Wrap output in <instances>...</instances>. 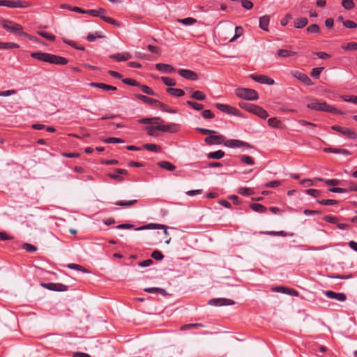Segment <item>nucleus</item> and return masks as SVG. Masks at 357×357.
<instances>
[{
	"label": "nucleus",
	"instance_id": "nucleus-5",
	"mask_svg": "<svg viewBox=\"0 0 357 357\" xmlns=\"http://www.w3.org/2000/svg\"><path fill=\"white\" fill-rule=\"evenodd\" d=\"M1 22L3 28L6 31L22 36V33L24 31H23V28L20 24L8 20H2Z\"/></svg>",
	"mask_w": 357,
	"mask_h": 357
},
{
	"label": "nucleus",
	"instance_id": "nucleus-6",
	"mask_svg": "<svg viewBox=\"0 0 357 357\" xmlns=\"http://www.w3.org/2000/svg\"><path fill=\"white\" fill-rule=\"evenodd\" d=\"M331 129L340 132L349 139H357V132L351 128L335 125L331 126Z\"/></svg>",
	"mask_w": 357,
	"mask_h": 357
},
{
	"label": "nucleus",
	"instance_id": "nucleus-23",
	"mask_svg": "<svg viewBox=\"0 0 357 357\" xmlns=\"http://www.w3.org/2000/svg\"><path fill=\"white\" fill-rule=\"evenodd\" d=\"M90 86L99 88L100 89L105 91H116L117 88L116 86H113L104 83H98V82H91L89 84Z\"/></svg>",
	"mask_w": 357,
	"mask_h": 357
},
{
	"label": "nucleus",
	"instance_id": "nucleus-17",
	"mask_svg": "<svg viewBox=\"0 0 357 357\" xmlns=\"http://www.w3.org/2000/svg\"><path fill=\"white\" fill-rule=\"evenodd\" d=\"M164 229L165 235L167 236L169 234V233L167 230V227L164 225H160V224L150 223L146 225H144L140 227L136 228L135 230L140 231V230H144V229Z\"/></svg>",
	"mask_w": 357,
	"mask_h": 357
},
{
	"label": "nucleus",
	"instance_id": "nucleus-16",
	"mask_svg": "<svg viewBox=\"0 0 357 357\" xmlns=\"http://www.w3.org/2000/svg\"><path fill=\"white\" fill-rule=\"evenodd\" d=\"M225 141V137L222 135H209L204 139L206 144L208 145L221 144Z\"/></svg>",
	"mask_w": 357,
	"mask_h": 357
},
{
	"label": "nucleus",
	"instance_id": "nucleus-55",
	"mask_svg": "<svg viewBox=\"0 0 357 357\" xmlns=\"http://www.w3.org/2000/svg\"><path fill=\"white\" fill-rule=\"evenodd\" d=\"M324 68L319 67V68H312L311 71V76L313 77L315 79H318L320 76V74L321 71L323 70Z\"/></svg>",
	"mask_w": 357,
	"mask_h": 357
},
{
	"label": "nucleus",
	"instance_id": "nucleus-29",
	"mask_svg": "<svg viewBox=\"0 0 357 357\" xmlns=\"http://www.w3.org/2000/svg\"><path fill=\"white\" fill-rule=\"evenodd\" d=\"M296 54H297V52H296L291 51L289 50H285V49H279L277 51V54L279 56L282 57V58L290 57V56L296 55Z\"/></svg>",
	"mask_w": 357,
	"mask_h": 357
},
{
	"label": "nucleus",
	"instance_id": "nucleus-30",
	"mask_svg": "<svg viewBox=\"0 0 357 357\" xmlns=\"http://www.w3.org/2000/svg\"><path fill=\"white\" fill-rule=\"evenodd\" d=\"M308 23V20L306 17H299L294 21V27L296 29H303Z\"/></svg>",
	"mask_w": 357,
	"mask_h": 357
},
{
	"label": "nucleus",
	"instance_id": "nucleus-41",
	"mask_svg": "<svg viewBox=\"0 0 357 357\" xmlns=\"http://www.w3.org/2000/svg\"><path fill=\"white\" fill-rule=\"evenodd\" d=\"M154 107H158L162 111L165 112L176 113L175 109H168L167 106L165 104H164L163 102H162L159 100H157V103H155Z\"/></svg>",
	"mask_w": 357,
	"mask_h": 357
},
{
	"label": "nucleus",
	"instance_id": "nucleus-33",
	"mask_svg": "<svg viewBox=\"0 0 357 357\" xmlns=\"http://www.w3.org/2000/svg\"><path fill=\"white\" fill-rule=\"evenodd\" d=\"M225 155V152L222 150H218L214 152H211L207 154V158L209 159H216L219 160L223 158Z\"/></svg>",
	"mask_w": 357,
	"mask_h": 357
},
{
	"label": "nucleus",
	"instance_id": "nucleus-47",
	"mask_svg": "<svg viewBox=\"0 0 357 357\" xmlns=\"http://www.w3.org/2000/svg\"><path fill=\"white\" fill-rule=\"evenodd\" d=\"M241 161L243 162V163H245L246 165H253L255 164V160L254 159L249 156V155H243L241 156Z\"/></svg>",
	"mask_w": 357,
	"mask_h": 357
},
{
	"label": "nucleus",
	"instance_id": "nucleus-18",
	"mask_svg": "<svg viewBox=\"0 0 357 357\" xmlns=\"http://www.w3.org/2000/svg\"><path fill=\"white\" fill-rule=\"evenodd\" d=\"M324 294L328 298L331 299H335L338 301L343 302L345 301L347 299V296L344 293L335 292L333 291L328 290L325 291Z\"/></svg>",
	"mask_w": 357,
	"mask_h": 357
},
{
	"label": "nucleus",
	"instance_id": "nucleus-46",
	"mask_svg": "<svg viewBox=\"0 0 357 357\" xmlns=\"http://www.w3.org/2000/svg\"><path fill=\"white\" fill-rule=\"evenodd\" d=\"M186 103L191 108H192V109H194L195 110H197V111H200V110L203 109V108H204L203 105L199 104V103H198L197 102H195V101L188 100L186 102Z\"/></svg>",
	"mask_w": 357,
	"mask_h": 357
},
{
	"label": "nucleus",
	"instance_id": "nucleus-21",
	"mask_svg": "<svg viewBox=\"0 0 357 357\" xmlns=\"http://www.w3.org/2000/svg\"><path fill=\"white\" fill-rule=\"evenodd\" d=\"M111 59L116 60V61H126L132 58V55L129 52H123L112 54L109 56Z\"/></svg>",
	"mask_w": 357,
	"mask_h": 357
},
{
	"label": "nucleus",
	"instance_id": "nucleus-26",
	"mask_svg": "<svg viewBox=\"0 0 357 357\" xmlns=\"http://www.w3.org/2000/svg\"><path fill=\"white\" fill-rule=\"evenodd\" d=\"M270 17L268 15L262 16L259 18V27L264 31H268Z\"/></svg>",
	"mask_w": 357,
	"mask_h": 357
},
{
	"label": "nucleus",
	"instance_id": "nucleus-59",
	"mask_svg": "<svg viewBox=\"0 0 357 357\" xmlns=\"http://www.w3.org/2000/svg\"><path fill=\"white\" fill-rule=\"evenodd\" d=\"M158 128H159L158 125L156 126H151L146 128L147 130V134L150 136H155L156 135V131L158 130Z\"/></svg>",
	"mask_w": 357,
	"mask_h": 357
},
{
	"label": "nucleus",
	"instance_id": "nucleus-15",
	"mask_svg": "<svg viewBox=\"0 0 357 357\" xmlns=\"http://www.w3.org/2000/svg\"><path fill=\"white\" fill-rule=\"evenodd\" d=\"M291 75L293 77L299 79L301 82H302L303 84L307 86H310L312 84V82L310 79V78L305 73H303L298 70H295L291 72Z\"/></svg>",
	"mask_w": 357,
	"mask_h": 357
},
{
	"label": "nucleus",
	"instance_id": "nucleus-7",
	"mask_svg": "<svg viewBox=\"0 0 357 357\" xmlns=\"http://www.w3.org/2000/svg\"><path fill=\"white\" fill-rule=\"evenodd\" d=\"M224 145L229 148H245L251 149L252 146L243 141L239 139H228L224 141Z\"/></svg>",
	"mask_w": 357,
	"mask_h": 357
},
{
	"label": "nucleus",
	"instance_id": "nucleus-45",
	"mask_svg": "<svg viewBox=\"0 0 357 357\" xmlns=\"http://www.w3.org/2000/svg\"><path fill=\"white\" fill-rule=\"evenodd\" d=\"M158 121H162L160 118L159 117H155V118H144L139 121L141 123L144 124H156Z\"/></svg>",
	"mask_w": 357,
	"mask_h": 357
},
{
	"label": "nucleus",
	"instance_id": "nucleus-35",
	"mask_svg": "<svg viewBox=\"0 0 357 357\" xmlns=\"http://www.w3.org/2000/svg\"><path fill=\"white\" fill-rule=\"evenodd\" d=\"M144 149L149 151L158 153L161 151V146L154 144H145L143 145Z\"/></svg>",
	"mask_w": 357,
	"mask_h": 357
},
{
	"label": "nucleus",
	"instance_id": "nucleus-61",
	"mask_svg": "<svg viewBox=\"0 0 357 357\" xmlns=\"http://www.w3.org/2000/svg\"><path fill=\"white\" fill-rule=\"evenodd\" d=\"M241 6L246 10H250L253 8V3L249 0H241Z\"/></svg>",
	"mask_w": 357,
	"mask_h": 357
},
{
	"label": "nucleus",
	"instance_id": "nucleus-25",
	"mask_svg": "<svg viewBox=\"0 0 357 357\" xmlns=\"http://www.w3.org/2000/svg\"><path fill=\"white\" fill-rule=\"evenodd\" d=\"M324 151L326 153H341L344 155H349L351 154L350 151L347 149H335V148H324Z\"/></svg>",
	"mask_w": 357,
	"mask_h": 357
},
{
	"label": "nucleus",
	"instance_id": "nucleus-19",
	"mask_svg": "<svg viewBox=\"0 0 357 357\" xmlns=\"http://www.w3.org/2000/svg\"><path fill=\"white\" fill-rule=\"evenodd\" d=\"M127 174H128V171L126 169L117 168V169H115L114 173H109L107 174V176L109 178L116 180L118 181H123L124 179L121 176V175H127Z\"/></svg>",
	"mask_w": 357,
	"mask_h": 357
},
{
	"label": "nucleus",
	"instance_id": "nucleus-8",
	"mask_svg": "<svg viewBox=\"0 0 357 357\" xmlns=\"http://www.w3.org/2000/svg\"><path fill=\"white\" fill-rule=\"evenodd\" d=\"M215 107L218 109L220 110L221 112H225L228 114L238 116H239V114H240V112L238 109H236L234 107L228 105H225V104H222V103H216Z\"/></svg>",
	"mask_w": 357,
	"mask_h": 357
},
{
	"label": "nucleus",
	"instance_id": "nucleus-37",
	"mask_svg": "<svg viewBox=\"0 0 357 357\" xmlns=\"http://www.w3.org/2000/svg\"><path fill=\"white\" fill-rule=\"evenodd\" d=\"M250 208L257 213H265L266 208L261 204L254 203L250 205Z\"/></svg>",
	"mask_w": 357,
	"mask_h": 357
},
{
	"label": "nucleus",
	"instance_id": "nucleus-49",
	"mask_svg": "<svg viewBox=\"0 0 357 357\" xmlns=\"http://www.w3.org/2000/svg\"><path fill=\"white\" fill-rule=\"evenodd\" d=\"M144 291L148 293L154 294V293H160L162 294H165V290L159 287H150L144 289Z\"/></svg>",
	"mask_w": 357,
	"mask_h": 357
},
{
	"label": "nucleus",
	"instance_id": "nucleus-56",
	"mask_svg": "<svg viewBox=\"0 0 357 357\" xmlns=\"http://www.w3.org/2000/svg\"><path fill=\"white\" fill-rule=\"evenodd\" d=\"M305 193L306 195H311L314 197H317L320 196L321 191L319 190H317V189H307L305 190Z\"/></svg>",
	"mask_w": 357,
	"mask_h": 357
},
{
	"label": "nucleus",
	"instance_id": "nucleus-13",
	"mask_svg": "<svg viewBox=\"0 0 357 357\" xmlns=\"http://www.w3.org/2000/svg\"><path fill=\"white\" fill-rule=\"evenodd\" d=\"M178 73L179 75L188 80L196 81L199 79L197 74L191 70L179 69Z\"/></svg>",
	"mask_w": 357,
	"mask_h": 357
},
{
	"label": "nucleus",
	"instance_id": "nucleus-38",
	"mask_svg": "<svg viewBox=\"0 0 357 357\" xmlns=\"http://www.w3.org/2000/svg\"><path fill=\"white\" fill-rule=\"evenodd\" d=\"M177 22L180 24H182L183 25H192L197 22V20L193 17H186L184 19H178Z\"/></svg>",
	"mask_w": 357,
	"mask_h": 357
},
{
	"label": "nucleus",
	"instance_id": "nucleus-12",
	"mask_svg": "<svg viewBox=\"0 0 357 357\" xmlns=\"http://www.w3.org/2000/svg\"><path fill=\"white\" fill-rule=\"evenodd\" d=\"M234 303L233 300L224 298H213L208 301L209 305L215 306L231 305Z\"/></svg>",
	"mask_w": 357,
	"mask_h": 357
},
{
	"label": "nucleus",
	"instance_id": "nucleus-52",
	"mask_svg": "<svg viewBox=\"0 0 357 357\" xmlns=\"http://www.w3.org/2000/svg\"><path fill=\"white\" fill-rule=\"evenodd\" d=\"M238 192L244 196H248L253 193V190L251 188L243 187L238 189Z\"/></svg>",
	"mask_w": 357,
	"mask_h": 357
},
{
	"label": "nucleus",
	"instance_id": "nucleus-27",
	"mask_svg": "<svg viewBox=\"0 0 357 357\" xmlns=\"http://www.w3.org/2000/svg\"><path fill=\"white\" fill-rule=\"evenodd\" d=\"M136 97L139 100H142V102L147 103L152 106H155V103H157V100H158L149 98L148 96H146L142 95V94H137Z\"/></svg>",
	"mask_w": 357,
	"mask_h": 357
},
{
	"label": "nucleus",
	"instance_id": "nucleus-54",
	"mask_svg": "<svg viewBox=\"0 0 357 357\" xmlns=\"http://www.w3.org/2000/svg\"><path fill=\"white\" fill-rule=\"evenodd\" d=\"M342 48L345 50H357V43H348L346 45H342Z\"/></svg>",
	"mask_w": 357,
	"mask_h": 357
},
{
	"label": "nucleus",
	"instance_id": "nucleus-22",
	"mask_svg": "<svg viewBox=\"0 0 357 357\" xmlns=\"http://www.w3.org/2000/svg\"><path fill=\"white\" fill-rule=\"evenodd\" d=\"M155 68L158 70L165 73H172L175 72V70H176L173 66H172L169 64H166V63H157L155 65Z\"/></svg>",
	"mask_w": 357,
	"mask_h": 357
},
{
	"label": "nucleus",
	"instance_id": "nucleus-64",
	"mask_svg": "<svg viewBox=\"0 0 357 357\" xmlns=\"http://www.w3.org/2000/svg\"><path fill=\"white\" fill-rule=\"evenodd\" d=\"M343 25L348 29H354L357 27V24L351 20L342 21Z\"/></svg>",
	"mask_w": 357,
	"mask_h": 357
},
{
	"label": "nucleus",
	"instance_id": "nucleus-36",
	"mask_svg": "<svg viewBox=\"0 0 357 357\" xmlns=\"http://www.w3.org/2000/svg\"><path fill=\"white\" fill-rule=\"evenodd\" d=\"M20 45L17 43L12 42H0V50L1 49H15L19 48Z\"/></svg>",
	"mask_w": 357,
	"mask_h": 357
},
{
	"label": "nucleus",
	"instance_id": "nucleus-9",
	"mask_svg": "<svg viewBox=\"0 0 357 357\" xmlns=\"http://www.w3.org/2000/svg\"><path fill=\"white\" fill-rule=\"evenodd\" d=\"M41 286L51 291H66L68 290V287L61 283H43L42 282Z\"/></svg>",
	"mask_w": 357,
	"mask_h": 357
},
{
	"label": "nucleus",
	"instance_id": "nucleus-58",
	"mask_svg": "<svg viewBox=\"0 0 357 357\" xmlns=\"http://www.w3.org/2000/svg\"><path fill=\"white\" fill-rule=\"evenodd\" d=\"M317 203L321 205H335L337 204V201L335 199H322V200H317Z\"/></svg>",
	"mask_w": 357,
	"mask_h": 357
},
{
	"label": "nucleus",
	"instance_id": "nucleus-63",
	"mask_svg": "<svg viewBox=\"0 0 357 357\" xmlns=\"http://www.w3.org/2000/svg\"><path fill=\"white\" fill-rule=\"evenodd\" d=\"M151 257L155 260H162L164 258V255L160 251L155 250L151 253Z\"/></svg>",
	"mask_w": 357,
	"mask_h": 357
},
{
	"label": "nucleus",
	"instance_id": "nucleus-4",
	"mask_svg": "<svg viewBox=\"0 0 357 357\" xmlns=\"http://www.w3.org/2000/svg\"><path fill=\"white\" fill-rule=\"evenodd\" d=\"M235 94L237 97L245 100H257L259 99L258 93L251 89L238 88L235 90Z\"/></svg>",
	"mask_w": 357,
	"mask_h": 357
},
{
	"label": "nucleus",
	"instance_id": "nucleus-32",
	"mask_svg": "<svg viewBox=\"0 0 357 357\" xmlns=\"http://www.w3.org/2000/svg\"><path fill=\"white\" fill-rule=\"evenodd\" d=\"M62 40L64 43L70 45V47H72L76 50H81V51L85 50V48L84 46L77 45V43L73 40H70L65 38H62Z\"/></svg>",
	"mask_w": 357,
	"mask_h": 357
},
{
	"label": "nucleus",
	"instance_id": "nucleus-1",
	"mask_svg": "<svg viewBox=\"0 0 357 357\" xmlns=\"http://www.w3.org/2000/svg\"><path fill=\"white\" fill-rule=\"evenodd\" d=\"M31 56L39 61L56 65H66L68 63L66 58L50 53L36 52L31 53Z\"/></svg>",
	"mask_w": 357,
	"mask_h": 357
},
{
	"label": "nucleus",
	"instance_id": "nucleus-39",
	"mask_svg": "<svg viewBox=\"0 0 357 357\" xmlns=\"http://www.w3.org/2000/svg\"><path fill=\"white\" fill-rule=\"evenodd\" d=\"M190 98L197 100H204L206 99V95L201 91H195L192 92Z\"/></svg>",
	"mask_w": 357,
	"mask_h": 357
},
{
	"label": "nucleus",
	"instance_id": "nucleus-28",
	"mask_svg": "<svg viewBox=\"0 0 357 357\" xmlns=\"http://www.w3.org/2000/svg\"><path fill=\"white\" fill-rule=\"evenodd\" d=\"M166 91L175 97H182L185 95V92L183 90L180 89H176L172 87H169L167 89Z\"/></svg>",
	"mask_w": 357,
	"mask_h": 357
},
{
	"label": "nucleus",
	"instance_id": "nucleus-43",
	"mask_svg": "<svg viewBox=\"0 0 357 357\" xmlns=\"http://www.w3.org/2000/svg\"><path fill=\"white\" fill-rule=\"evenodd\" d=\"M105 13V10L104 8H100L99 10H86L85 13L89 14L93 17H100L102 16L101 13Z\"/></svg>",
	"mask_w": 357,
	"mask_h": 357
},
{
	"label": "nucleus",
	"instance_id": "nucleus-51",
	"mask_svg": "<svg viewBox=\"0 0 357 357\" xmlns=\"http://www.w3.org/2000/svg\"><path fill=\"white\" fill-rule=\"evenodd\" d=\"M161 80L168 86H174L176 84L175 80L169 77H162Z\"/></svg>",
	"mask_w": 357,
	"mask_h": 357
},
{
	"label": "nucleus",
	"instance_id": "nucleus-50",
	"mask_svg": "<svg viewBox=\"0 0 357 357\" xmlns=\"http://www.w3.org/2000/svg\"><path fill=\"white\" fill-rule=\"evenodd\" d=\"M139 87H140L142 91L146 94L151 95V96L156 95L155 93L154 92V91L151 88H150L149 86H148L146 85L140 84V86Z\"/></svg>",
	"mask_w": 357,
	"mask_h": 357
},
{
	"label": "nucleus",
	"instance_id": "nucleus-57",
	"mask_svg": "<svg viewBox=\"0 0 357 357\" xmlns=\"http://www.w3.org/2000/svg\"><path fill=\"white\" fill-rule=\"evenodd\" d=\"M122 82L130 86H139L140 84L137 82L135 79H130V78H125L122 79Z\"/></svg>",
	"mask_w": 357,
	"mask_h": 357
},
{
	"label": "nucleus",
	"instance_id": "nucleus-20",
	"mask_svg": "<svg viewBox=\"0 0 357 357\" xmlns=\"http://www.w3.org/2000/svg\"><path fill=\"white\" fill-rule=\"evenodd\" d=\"M158 130L162 132L175 133L178 130V126L175 123H169L166 125H158Z\"/></svg>",
	"mask_w": 357,
	"mask_h": 357
},
{
	"label": "nucleus",
	"instance_id": "nucleus-14",
	"mask_svg": "<svg viewBox=\"0 0 357 357\" xmlns=\"http://www.w3.org/2000/svg\"><path fill=\"white\" fill-rule=\"evenodd\" d=\"M250 77L252 79H253L254 81L257 82H259L260 84H268V85H273L274 84V80L266 76V75H250Z\"/></svg>",
	"mask_w": 357,
	"mask_h": 357
},
{
	"label": "nucleus",
	"instance_id": "nucleus-48",
	"mask_svg": "<svg viewBox=\"0 0 357 357\" xmlns=\"http://www.w3.org/2000/svg\"><path fill=\"white\" fill-rule=\"evenodd\" d=\"M306 31L308 33H318L320 31V28L318 24H312L306 29Z\"/></svg>",
	"mask_w": 357,
	"mask_h": 357
},
{
	"label": "nucleus",
	"instance_id": "nucleus-42",
	"mask_svg": "<svg viewBox=\"0 0 357 357\" xmlns=\"http://www.w3.org/2000/svg\"><path fill=\"white\" fill-rule=\"evenodd\" d=\"M137 202V199L130 201H118L115 203V205L123 207H130Z\"/></svg>",
	"mask_w": 357,
	"mask_h": 357
},
{
	"label": "nucleus",
	"instance_id": "nucleus-34",
	"mask_svg": "<svg viewBox=\"0 0 357 357\" xmlns=\"http://www.w3.org/2000/svg\"><path fill=\"white\" fill-rule=\"evenodd\" d=\"M268 124L269 126L275 128H280L282 127V123L281 121L275 117L270 118L268 120Z\"/></svg>",
	"mask_w": 357,
	"mask_h": 357
},
{
	"label": "nucleus",
	"instance_id": "nucleus-40",
	"mask_svg": "<svg viewBox=\"0 0 357 357\" xmlns=\"http://www.w3.org/2000/svg\"><path fill=\"white\" fill-rule=\"evenodd\" d=\"M37 33L39 36H42L43 38H45L50 41H54L56 39V37L54 35H53L50 33H48L47 31H38Z\"/></svg>",
	"mask_w": 357,
	"mask_h": 357
},
{
	"label": "nucleus",
	"instance_id": "nucleus-10",
	"mask_svg": "<svg viewBox=\"0 0 357 357\" xmlns=\"http://www.w3.org/2000/svg\"><path fill=\"white\" fill-rule=\"evenodd\" d=\"M6 7L12 8H25L30 6V3L27 1H21V0H5L4 6Z\"/></svg>",
	"mask_w": 357,
	"mask_h": 357
},
{
	"label": "nucleus",
	"instance_id": "nucleus-24",
	"mask_svg": "<svg viewBox=\"0 0 357 357\" xmlns=\"http://www.w3.org/2000/svg\"><path fill=\"white\" fill-rule=\"evenodd\" d=\"M158 166L162 169H166L169 172L174 171L176 166L169 161L162 160L158 162Z\"/></svg>",
	"mask_w": 357,
	"mask_h": 357
},
{
	"label": "nucleus",
	"instance_id": "nucleus-31",
	"mask_svg": "<svg viewBox=\"0 0 357 357\" xmlns=\"http://www.w3.org/2000/svg\"><path fill=\"white\" fill-rule=\"evenodd\" d=\"M263 234L269 236H292L293 234H289L284 231H264Z\"/></svg>",
	"mask_w": 357,
	"mask_h": 357
},
{
	"label": "nucleus",
	"instance_id": "nucleus-53",
	"mask_svg": "<svg viewBox=\"0 0 357 357\" xmlns=\"http://www.w3.org/2000/svg\"><path fill=\"white\" fill-rule=\"evenodd\" d=\"M342 5L347 10H351L355 6L353 0H342Z\"/></svg>",
	"mask_w": 357,
	"mask_h": 357
},
{
	"label": "nucleus",
	"instance_id": "nucleus-2",
	"mask_svg": "<svg viewBox=\"0 0 357 357\" xmlns=\"http://www.w3.org/2000/svg\"><path fill=\"white\" fill-rule=\"evenodd\" d=\"M307 107L312 110L326 112L334 114H343V112L340 110L337 109L332 105H328L325 101L323 100H313L311 102L307 105Z\"/></svg>",
	"mask_w": 357,
	"mask_h": 357
},
{
	"label": "nucleus",
	"instance_id": "nucleus-44",
	"mask_svg": "<svg viewBox=\"0 0 357 357\" xmlns=\"http://www.w3.org/2000/svg\"><path fill=\"white\" fill-rule=\"evenodd\" d=\"M67 266L70 269L77 270V271H81L83 273H89V271L86 268H85L84 266H80L79 264H69Z\"/></svg>",
	"mask_w": 357,
	"mask_h": 357
},
{
	"label": "nucleus",
	"instance_id": "nucleus-11",
	"mask_svg": "<svg viewBox=\"0 0 357 357\" xmlns=\"http://www.w3.org/2000/svg\"><path fill=\"white\" fill-rule=\"evenodd\" d=\"M271 291L274 292H279L285 294H288L293 296H298L299 293L294 289H291L288 287H285L283 286H278L271 288Z\"/></svg>",
	"mask_w": 357,
	"mask_h": 357
},
{
	"label": "nucleus",
	"instance_id": "nucleus-62",
	"mask_svg": "<svg viewBox=\"0 0 357 357\" xmlns=\"http://www.w3.org/2000/svg\"><path fill=\"white\" fill-rule=\"evenodd\" d=\"M202 116L203 118H204L206 119H211L215 117V115L210 109L204 110L202 112Z\"/></svg>",
	"mask_w": 357,
	"mask_h": 357
},
{
	"label": "nucleus",
	"instance_id": "nucleus-60",
	"mask_svg": "<svg viewBox=\"0 0 357 357\" xmlns=\"http://www.w3.org/2000/svg\"><path fill=\"white\" fill-rule=\"evenodd\" d=\"M103 36L99 33L96 32L95 33H89L86 36V40L89 42H93L98 38H102Z\"/></svg>",
	"mask_w": 357,
	"mask_h": 357
},
{
	"label": "nucleus",
	"instance_id": "nucleus-3",
	"mask_svg": "<svg viewBox=\"0 0 357 357\" xmlns=\"http://www.w3.org/2000/svg\"><path fill=\"white\" fill-rule=\"evenodd\" d=\"M239 107L250 113H252L261 119H266L268 116V112L261 107L245 102H239Z\"/></svg>",
	"mask_w": 357,
	"mask_h": 357
}]
</instances>
